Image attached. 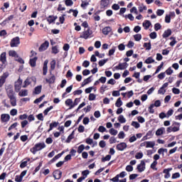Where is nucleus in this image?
Segmentation results:
<instances>
[{"instance_id":"f257e3e1","label":"nucleus","mask_w":182,"mask_h":182,"mask_svg":"<svg viewBox=\"0 0 182 182\" xmlns=\"http://www.w3.org/2000/svg\"><path fill=\"white\" fill-rule=\"evenodd\" d=\"M6 90L11 106L15 107L16 105V97H15V92H14L12 85L7 86Z\"/></svg>"},{"instance_id":"f03ea898","label":"nucleus","mask_w":182,"mask_h":182,"mask_svg":"<svg viewBox=\"0 0 182 182\" xmlns=\"http://www.w3.org/2000/svg\"><path fill=\"white\" fill-rule=\"evenodd\" d=\"M46 147V145L43 143H38L36 144L34 147H33L31 149V153H33V154H36V151H40V150H42L43 149H45Z\"/></svg>"},{"instance_id":"7ed1b4c3","label":"nucleus","mask_w":182,"mask_h":182,"mask_svg":"<svg viewBox=\"0 0 182 182\" xmlns=\"http://www.w3.org/2000/svg\"><path fill=\"white\" fill-rule=\"evenodd\" d=\"M20 43H21V41L19 39V37H15L11 41L10 46H11V48H18Z\"/></svg>"},{"instance_id":"20e7f679","label":"nucleus","mask_w":182,"mask_h":182,"mask_svg":"<svg viewBox=\"0 0 182 182\" xmlns=\"http://www.w3.org/2000/svg\"><path fill=\"white\" fill-rule=\"evenodd\" d=\"M32 82H33V83H36V78L35 77L27 78L24 81V85L23 86V87H26V86H29V85H31Z\"/></svg>"},{"instance_id":"39448f33","label":"nucleus","mask_w":182,"mask_h":182,"mask_svg":"<svg viewBox=\"0 0 182 182\" xmlns=\"http://www.w3.org/2000/svg\"><path fill=\"white\" fill-rule=\"evenodd\" d=\"M92 30L87 29V31L82 32V35L80 36V38H82L83 39H88V38L90 36V35H92Z\"/></svg>"},{"instance_id":"423d86ee","label":"nucleus","mask_w":182,"mask_h":182,"mask_svg":"<svg viewBox=\"0 0 182 182\" xmlns=\"http://www.w3.org/2000/svg\"><path fill=\"white\" fill-rule=\"evenodd\" d=\"M11 119V116L9 114H2L1 115V122L2 123H6Z\"/></svg>"},{"instance_id":"0eeeda50","label":"nucleus","mask_w":182,"mask_h":182,"mask_svg":"<svg viewBox=\"0 0 182 182\" xmlns=\"http://www.w3.org/2000/svg\"><path fill=\"white\" fill-rule=\"evenodd\" d=\"M15 90L16 92H19L21 90V88L22 87V80L20 78L15 82Z\"/></svg>"},{"instance_id":"6e6552de","label":"nucleus","mask_w":182,"mask_h":182,"mask_svg":"<svg viewBox=\"0 0 182 182\" xmlns=\"http://www.w3.org/2000/svg\"><path fill=\"white\" fill-rule=\"evenodd\" d=\"M49 48V41H45L42 43L39 48L40 52H43V50H46Z\"/></svg>"},{"instance_id":"1a4fd4ad","label":"nucleus","mask_w":182,"mask_h":182,"mask_svg":"<svg viewBox=\"0 0 182 182\" xmlns=\"http://www.w3.org/2000/svg\"><path fill=\"white\" fill-rule=\"evenodd\" d=\"M127 148V144L124 142L118 144L117 145V150H119V151H123V150H124L125 149Z\"/></svg>"},{"instance_id":"9d476101","label":"nucleus","mask_w":182,"mask_h":182,"mask_svg":"<svg viewBox=\"0 0 182 182\" xmlns=\"http://www.w3.org/2000/svg\"><path fill=\"white\" fill-rule=\"evenodd\" d=\"M145 168L146 163H144V161H141L140 164L138 165L137 169L140 173H141L142 171H144Z\"/></svg>"},{"instance_id":"9b49d317","label":"nucleus","mask_w":182,"mask_h":182,"mask_svg":"<svg viewBox=\"0 0 182 182\" xmlns=\"http://www.w3.org/2000/svg\"><path fill=\"white\" fill-rule=\"evenodd\" d=\"M180 130V122H173L172 124V132H176Z\"/></svg>"},{"instance_id":"f8f14e48","label":"nucleus","mask_w":182,"mask_h":182,"mask_svg":"<svg viewBox=\"0 0 182 182\" xmlns=\"http://www.w3.org/2000/svg\"><path fill=\"white\" fill-rule=\"evenodd\" d=\"M48 63H49V60H46L43 67V75H44V76L48 73Z\"/></svg>"},{"instance_id":"ddd939ff","label":"nucleus","mask_w":182,"mask_h":182,"mask_svg":"<svg viewBox=\"0 0 182 182\" xmlns=\"http://www.w3.org/2000/svg\"><path fill=\"white\" fill-rule=\"evenodd\" d=\"M127 68V63H119L117 66L115 67V69L117 70H124Z\"/></svg>"},{"instance_id":"4468645a","label":"nucleus","mask_w":182,"mask_h":182,"mask_svg":"<svg viewBox=\"0 0 182 182\" xmlns=\"http://www.w3.org/2000/svg\"><path fill=\"white\" fill-rule=\"evenodd\" d=\"M171 168L164 169V173L165 174L164 178H170L171 177V175L170 174V171H171Z\"/></svg>"},{"instance_id":"2eb2a0df","label":"nucleus","mask_w":182,"mask_h":182,"mask_svg":"<svg viewBox=\"0 0 182 182\" xmlns=\"http://www.w3.org/2000/svg\"><path fill=\"white\" fill-rule=\"evenodd\" d=\"M53 177L56 178V180H59L60 177H62V171H56L54 172Z\"/></svg>"},{"instance_id":"dca6fc26","label":"nucleus","mask_w":182,"mask_h":182,"mask_svg":"<svg viewBox=\"0 0 182 182\" xmlns=\"http://www.w3.org/2000/svg\"><path fill=\"white\" fill-rule=\"evenodd\" d=\"M55 80H56V77L53 75H51V77L49 79H46V82H47V83H55Z\"/></svg>"},{"instance_id":"f3484780","label":"nucleus","mask_w":182,"mask_h":182,"mask_svg":"<svg viewBox=\"0 0 182 182\" xmlns=\"http://www.w3.org/2000/svg\"><path fill=\"white\" fill-rule=\"evenodd\" d=\"M146 149H153L156 146V142L154 141H146Z\"/></svg>"},{"instance_id":"a211bd4d","label":"nucleus","mask_w":182,"mask_h":182,"mask_svg":"<svg viewBox=\"0 0 182 182\" xmlns=\"http://www.w3.org/2000/svg\"><path fill=\"white\" fill-rule=\"evenodd\" d=\"M142 25L144 29H149V28H150V26L151 25V22H150V21L149 20H146Z\"/></svg>"},{"instance_id":"6ab92c4d","label":"nucleus","mask_w":182,"mask_h":182,"mask_svg":"<svg viewBox=\"0 0 182 182\" xmlns=\"http://www.w3.org/2000/svg\"><path fill=\"white\" fill-rule=\"evenodd\" d=\"M65 105L66 106H70L69 110H70V109H73V107H72V106H73V101L71 99H68L65 101Z\"/></svg>"},{"instance_id":"aec40b11","label":"nucleus","mask_w":182,"mask_h":182,"mask_svg":"<svg viewBox=\"0 0 182 182\" xmlns=\"http://www.w3.org/2000/svg\"><path fill=\"white\" fill-rule=\"evenodd\" d=\"M111 31H112V28L110 27H105L102 29V33L104 35H109V33H110Z\"/></svg>"},{"instance_id":"412c9836","label":"nucleus","mask_w":182,"mask_h":182,"mask_svg":"<svg viewBox=\"0 0 182 182\" xmlns=\"http://www.w3.org/2000/svg\"><path fill=\"white\" fill-rule=\"evenodd\" d=\"M56 19H58V16H48L47 21L49 23H52L53 22H55V21H56Z\"/></svg>"},{"instance_id":"4be33fe9","label":"nucleus","mask_w":182,"mask_h":182,"mask_svg":"<svg viewBox=\"0 0 182 182\" xmlns=\"http://www.w3.org/2000/svg\"><path fill=\"white\" fill-rule=\"evenodd\" d=\"M0 60L2 63H5L6 62V53H2L1 54Z\"/></svg>"},{"instance_id":"5701e85b","label":"nucleus","mask_w":182,"mask_h":182,"mask_svg":"<svg viewBox=\"0 0 182 182\" xmlns=\"http://www.w3.org/2000/svg\"><path fill=\"white\" fill-rule=\"evenodd\" d=\"M36 60H38V58L34 57L30 60V65L32 68H35L36 66Z\"/></svg>"},{"instance_id":"b1692460","label":"nucleus","mask_w":182,"mask_h":182,"mask_svg":"<svg viewBox=\"0 0 182 182\" xmlns=\"http://www.w3.org/2000/svg\"><path fill=\"white\" fill-rule=\"evenodd\" d=\"M165 132V129L164 127L159 128L156 130V136H161Z\"/></svg>"},{"instance_id":"393cba45","label":"nucleus","mask_w":182,"mask_h":182,"mask_svg":"<svg viewBox=\"0 0 182 182\" xmlns=\"http://www.w3.org/2000/svg\"><path fill=\"white\" fill-rule=\"evenodd\" d=\"M9 55L12 56L13 58H18V53H16V51L14 50L9 51Z\"/></svg>"},{"instance_id":"a878e982","label":"nucleus","mask_w":182,"mask_h":182,"mask_svg":"<svg viewBox=\"0 0 182 182\" xmlns=\"http://www.w3.org/2000/svg\"><path fill=\"white\" fill-rule=\"evenodd\" d=\"M41 92H42V85L37 86L34 90L35 95H39V93H41Z\"/></svg>"},{"instance_id":"bb28decb","label":"nucleus","mask_w":182,"mask_h":182,"mask_svg":"<svg viewBox=\"0 0 182 182\" xmlns=\"http://www.w3.org/2000/svg\"><path fill=\"white\" fill-rule=\"evenodd\" d=\"M18 95H20L22 97H23L25 96H28V90H21L18 93Z\"/></svg>"},{"instance_id":"cd10ccee","label":"nucleus","mask_w":182,"mask_h":182,"mask_svg":"<svg viewBox=\"0 0 182 182\" xmlns=\"http://www.w3.org/2000/svg\"><path fill=\"white\" fill-rule=\"evenodd\" d=\"M170 35H171V29H168L166 30L164 34H163V37L164 38H168V36H170Z\"/></svg>"},{"instance_id":"c85d7f7f","label":"nucleus","mask_w":182,"mask_h":182,"mask_svg":"<svg viewBox=\"0 0 182 182\" xmlns=\"http://www.w3.org/2000/svg\"><path fill=\"white\" fill-rule=\"evenodd\" d=\"M68 14H73V16L76 18V16H77V14H79V11H77V10L70 9L68 11Z\"/></svg>"},{"instance_id":"c756f323","label":"nucleus","mask_w":182,"mask_h":182,"mask_svg":"<svg viewBox=\"0 0 182 182\" xmlns=\"http://www.w3.org/2000/svg\"><path fill=\"white\" fill-rule=\"evenodd\" d=\"M123 105V102H122V98H118L116 101L115 106L117 107H120Z\"/></svg>"},{"instance_id":"7c9ffc66","label":"nucleus","mask_w":182,"mask_h":182,"mask_svg":"<svg viewBox=\"0 0 182 182\" xmlns=\"http://www.w3.org/2000/svg\"><path fill=\"white\" fill-rule=\"evenodd\" d=\"M12 19H14V16H9L8 18H6L5 21L1 23V25H6V22H9V21H12Z\"/></svg>"},{"instance_id":"2f4dec72","label":"nucleus","mask_w":182,"mask_h":182,"mask_svg":"<svg viewBox=\"0 0 182 182\" xmlns=\"http://www.w3.org/2000/svg\"><path fill=\"white\" fill-rule=\"evenodd\" d=\"M118 122H119V123H126V118H124L123 115H119L118 117Z\"/></svg>"},{"instance_id":"473e14b6","label":"nucleus","mask_w":182,"mask_h":182,"mask_svg":"<svg viewBox=\"0 0 182 182\" xmlns=\"http://www.w3.org/2000/svg\"><path fill=\"white\" fill-rule=\"evenodd\" d=\"M62 154H63V152L56 155L55 157L53 158V159L50 161V162L53 163V161H56V160H58V159H60V157H62Z\"/></svg>"},{"instance_id":"72a5a7b5","label":"nucleus","mask_w":182,"mask_h":182,"mask_svg":"<svg viewBox=\"0 0 182 182\" xmlns=\"http://www.w3.org/2000/svg\"><path fill=\"white\" fill-rule=\"evenodd\" d=\"M144 48H146V50H150V49H151V43H144Z\"/></svg>"},{"instance_id":"f704fd0d","label":"nucleus","mask_w":182,"mask_h":182,"mask_svg":"<svg viewBox=\"0 0 182 182\" xmlns=\"http://www.w3.org/2000/svg\"><path fill=\"white\" fill-rule=\"evenodd\" d=\"M83 150H85V145L81 144L80 146H78L77 153L80 154L82 151H83Z\"/></svg>"},{"instance_id":"c9c22d12","label":"nucleus","mask_w":182,"mask_h":182,"mask_svg":"<svg viewBox=\"0 0 182 182\" xmlns=\"http://www.w3.org/2000/svg\"><path fill=\"white\" fill-rule=\"evenodd\" d=\"M135 159H136L137 160L143 159V152L136 153L135 155Z\"/></svg>"},{"instance_id":"e433bc0d","label":"nucleus","mask_w":182,"mask_h":182,"mask_svg":"<svg viewBox=\"0 0 182 182\" xmlns=\"http://www.w3.org/2000/svg\"><path fill=\"white\" fill-rule=\"evenodd\" d=\"M95 56H97V58H100V59L105 58V53H100L99 51H95Z\"/></svg>"},{"instance_id":"4c0bfd02","label":"nucleus","mask_w":182,"mask_h":182,"mask_svg":"<svg viewBox=\"0 0 182 182\" xmlns=\"http://www.w3.org/2000/svg\"><path fill=\"white\" fill-rule=\"evenodd\" d=\"M90 77H89L82 82V86H86V85H88V83H90Z\"/></svg>"},{"instance_id":"58836bf2","label":"nucleus","mask_w":182,"mask_h":182,"mask_svg":"<svg viewBox=\"0 0 182 182\" xmlns=\"http://www.w3.org/2000/svg\"><path fill=\"white\" fill-rule=\"evenodd\" d=\"M154 59H153L151 57L148 58L145 60V63H146L147 65H149L150 63H154Z\"/></svg>"},{"instance_id":"ea45409f","label":"nucleus","mask_w":182,"mask_h":182,"mask_svg":"<svg viewBox=\"0 0 182 182\" xmlns=\"http://www.w3.org/2000/svg\"><path fill=\"white\" fill-rule=\"evenodd\" d=\"M55 66H56V61L55 60H53L50 63V69H51V70H55Z\"/></svg>"},{"instance_id":"a19ab883","label":"nucleus","mask_w":182,"mask_h":182,"mask_svg":"<svg viewBox=\"0 0 182 182\" xmlns=\"http://www.w3.org/2000/svg\"><path fill=\"white\" fill-rule=\"evenodd\" d=\"M114 52H116V47H113L111 50L108 52V55L112 56V55H114Z\"/></svg>"},{"instance_id":"79ce46f5","label":"nucleus","mask_w":182,"mask_h":182,"mask_svg":"<svg viewBox=\"0 0 182 182\" xmlns=\"http://www.w3.org/2000/svg\"><path fill=\"white\" fill-rule=\"evenodd\" d=\"M132 126H133V127H134L135 129H139V127H140V124H139V122H137L133 121L132 122Z\"/></svg>"},{"instance_id":"37998d69","label":"nucleus","mask_w":182,"mask_h":182,"mask_svg":"<svg viewBox=\"0 0 182 182\" xmlns=\"http://www.w3.org/2000/svg\"><path fill=\"white\" fill-rule=\"evenodd\" d=\"M11 116H16L18 114V109H13L10 111Z\"/></svg>"},{"instance_id":"c03bdc74","label":"nucleus","mask_w":182,"mask_h":182,"mask_svg":"<svg viewBox=\"0 0 182 182\" xmlns=\"http://www.w3.org/2000/svg\"><path fill=\"white\" fill-rule=\"evenodd\" d=\"M170 39H171V41H172L170 43V46H174V45H176L177 43L176 38L174 37H171Z\"/></svg>"},{"instance_id":"a18cd8bd","label":"nucleus","mask_w":182,"mask_h":182,"mask_svg":"<svg viewBox=\"0 0 182 182\" xmlns=\"http://www.w3.org/2000/svg\"><path fill=\"white\" fill-rule=\"evenodd\" d=\"M109 133L112 134V136H116L117 134V130L114 129V128H112L109 129Z\"/></svg>"},{"instance_id":"49530a36","label":"nucleus","mask_w":182,"mask_h":182,"mask_svg":"<svg viewBox=\"0 0 182 182\" xmlns=\"http://www.w3.org/2000/svg\"><path fill=\"white\" fill-rule=\"evenodd\" d=\"M107 2H108V0H101L100 5L105 8L108 5Z\"/></svg>"},{"instance_id":"de8ad7c7","label":"nucleus","mask_w":182,"mask_h":182,"mask_svg":"<svg viewBox=\"0 0 182 182\" xmlns=\"http://www.w3.org/2000/svg\"><path fill=\"white\" fill-rule=\"evenodd\" d=\"M107 60H109V59H107V58L104 59V60H101L99 61L98 65L100 66H103L107 62Z\"/></svg>"},{"instance_id":"09e8293b","label":"nucleus","mask_w":182,"mask_h":182,"mask_svg":"<svg viewBox=\"0 0 182 182\" xmlns=\"http://www.w3.org/2000/svg\"><path fill=\"white\" fill-rule=\"evenodd\" d=\"M21 124L22 129H24V127L27 126V124H29V122H28V120L25 119L21 122Z\"/></svg>"},{"instance_id":"8fccbe9b","label":"nucleus","mask_w":182,"mask_h":182,"mask_svg":"<svg viewBox=\"0 0 182 182\" xmlns=\"http://www.w3.org/2000/svg\"><path fill=\"white\" fill-rule=\"evenodd\" d=\"M45 98V95H43V96L40 97L39 98L36 99L34 101V103H41V102H42V100H43V99Z\"/></svg>"},{"instance_id":"3c124183","label":"nucleus","mask_w":182,"mask_h":182,"mask_svg":"<svg viewBox=\"0 0 182 182\" xmlns=\"http://www.w3.org/2000/svg\"><path fill=\"white\" fill-rule=\"evenodd\" d=\"M112 8L114 9V11H119L120 9V6H119L117 4H114L112 6Z\"/></svg>"},{"instance_id":"603ef678","label":"nucleus","mask_w":182,"mask_h":182,"mask_svg":"<svg viewBox=\"0 0 182 182\" xmlns=\"http://www.w3.org/2000/svg\"><path fill=\"white\" fill-rule=\"evenodd\" d=\"M79 102H80V99L76 98L74 102H73V105H71V107H75V106H77Z\"/></svg>"},{"instance_id":"864d4df0","label":"nucleus","mask_w":182,"mask_h":182,"mask_svg":"<svg viewBox=\"0 0 182 182\" xmlns=\"http://www.w3.org/2000/svg\"><path fill=\"white\" fill-rule=\"evenodd\" d=\"M106 127H103V126H100L98 128V132H100V133H105V132H106Z\"/></svg>"},{"instance_id":"5fc2aeb1","label":"nucleus","mask_w":182,"mask_h":182,"mask_svg":"<svg viewBox=\"0 0 182 182\" xmlns=\"http://www.w3.org/2000/svg\"><path fill=\"white\" fill-rule=\"evenodd\" d=\"M5 77L4 76H1L0 78V87H2V86H4V84L5 83Z\"/></svg>"},{"instance_id":"6e6d98bb","label":"nucleus","mask_w":182,"mask_h":182,"mask_svg":"<svg viewBox=\"0 0 182 182\" xmlns=\"http://www.w3.org/2000/svg\"><path fill=\"white\" fill-rule=\"evenodd\" d=\"M89 100L92 101V100H96V95L91 93L89 95Z\"/></svg>"},{"instance_id":"4d7b16f0","label":"nucleus","mask_w":182,"mask_h":182,"mask_svg":"<svg viewBox=\"0 0 182 182\" xmlns=\"http://www.w3.org/2000/svg\"><path fill=\"white\" fill-rule=\"evenodd\" d=\"M159 29H161V24H160L159 23H156L154 25V30L155 31H159Z\"/></svg>"},{"instance_id":"13d9d810","label":"nucleus","mask_w":182,"mask_h":182,"mask_svg":"<svg viewBox=\"0 0 182 182\" xmlns=\"http://www.w3.org/2000/svg\"><path fill=\"white\" fill-rule=\"evenodd\" d=\"M18 118L20 119V120H26V119H28V114H21L18 117Z\"/></svg>"},{"instance_id":"bf43d9fd","label":"nucleus","mask_w":182,"mask_h":182,"mask_svg":"<svg viewBox=\"0 0 182 182\" xmlns=\"http://www.w3.org/2000/svg\"><path fill=\"white\" fill-rule=\"evenodd\" d=\"M52 109H53V106H50V107L46 109L43 112L44 114L46 116L48 114V113H49V112H50V110H52Z\"/></svg>"},{"instance_id":"052dcab7","label":"nucleus","mask_w":182,"mask_h":182,"mask_svg":"<svg viewBox=\"0 0 182 182\" xmlns=\"http://www.w3.org/2000/svg\"><path fill=\"white\" fill-rule=\"evenodd\" d=\"M172 92H173L174 95H180V90L178 89V88L173 87V88L172 89Z\"/></svg>"},{"instance_id":"680f3d73","label":"nucleus","mask_w":182,"mask_h":182,"mask_svg":"<svg viewBox=\"0 0 182 182\" xmlns=\"http://www.w3.org/2000/svg\"><path fill=\"white\" fill-rule=\"evenodd\" d=\"M99 146L100 147H101L102 149H105V147H106V141H100L99 143Z\"/></svg>"},{"instance_id":"e2e57ef3","label":"nucleus","mask_w":182,"mask_h":182,"mask_svg":"<svg viewBox=\"0 0 182 182\" xmlns=\"http://www.w3.org/2000/svg\"><path fill=\"white\" fill-rule=\"evenodd\" d=\"M135 41H139L141 40V34H136L134 36Z\"/></svg>"},{"instance_id":"0e129e2a","label":"nucleus","mask_w":182,"mask_h":182,"mask_svg":"<svg viewBox=\"0 0 182 182\" xmlns=\"http://www.w3.org/2000/svg\"><path fill=\"white\" fill-rule=\"evenodd\" d=\"M151 39H156L157 38V33L156 32H152L149 35Z\"/></svg>"},{"instance_id":"69168bd1","label":"nucleus","mask_w":182,"mask_h":182,"mask_svg":"<svg viewBox=\"0 0 182 182\" xmlns=\"http://www.w3.org/2000/svg\"><path fill=\"white\" fill-rule=\"evenodd\" d=\"M158 77L161 80L166 77V73H161L159 75H158Z\"/></svg>"},{"instance_id":"338daca9","label":"nucleus","mask_w":182,"mask_h":182,"mask_svg":"<svg viewBox=\"0 0 182 182\" xmlns=\"http://www.w3.org/2000/svg\"><path fill=\"white\" fill-rule=\"evenodd\" d=\"M173 69H171V68H168L166 71L165 73H166V75H171L173 73Z\"/></svg>"},{"instance_id":"774afa93","label":"nucleus","mask_w":182,"mask_h":182,"mask_svg":"<svg viewBox=\"0 0 182 182\" xmlns=\"http://www.w3.org/2000/svg\"><path fill=\"white\" fill-rule=\"evenodd\" d=\"M52 52L56 55V53H59V50L58 49V46H54L52 48Z\"/></svg>"}]
</instances>
